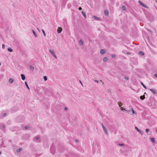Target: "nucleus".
Here are the masks:
<instances>
[{
  "instance_id": "nucleus-1",
  "label": "nucleus",
  "mask_w": 157,
  "mask_h": 157,
  "mask_svg": "<svg viewBox=\"0 0 157 157\" xmlns=\"http://www.w3.org/2000/svg\"><path fill=\"white\" fill-rule=\"evenodd\" d=\"M101 125L102 128L103 129L104 132L105 134H106L107 135H108V132L107 130L106 129V128H105V127L104 125L102 124L101 123Z\"/></svg>"
},
{
  "instance_id": "nucleus-2",
  "label": "nucleus",
  "mask_w": 157,
  "mask_h": 157,
  "mask_svg": "<svg viewBox=\"0 0 157 157\" xmlns=\"http://www.w3.org/2000/svg\"><path fill=\"white\" fill-rule=\"evenodd\" d=\"M49 52L52 54L53 56L56 58H57L56 56L55 53V52L54 50H50L49 51Z\"/></svg>"
},
{
  "instance_id": "nucleus-3",
  "label": "nucleus",
  "mask_w": 157,
  "mask_h": 157,
  "mask_svg": "<svg viewBox=\"0 0 157 157\" xmlns=\"http://www.w3.org/2000/svg\"><path fill=\"white\" fill-rule=\"evenodd\" d=\"M138 3L140 5L142 6L143 7L146 8H147V6L146 5L142 3L140 1H138Z\"/></svg>"
},
{
  "instance_id": "nucleus-4",
  "label": "nucleus",
  "mask_w": 157,
  "mask_h": 157,
  "mask_svg": "<svg viewBox=\"0 0 157 157\" xmlns=\"http://www.w3.org/2000/svg\"><path fill=\"white\" fill-rule=\"evenodd\" d=\"M150 90L154 94H157V91L155 89H150Z\"/></svg>"
},
{
  "instance_id": "nucleus-5",
  "label": "nucleus",
  "mask_w": 157,
  "mask_h": 157,
  "mask_svg": "<svg viewBox=\"0 0 157 157\" xmlns=\"http://www.w3.org/2000/svg\"><path fill=\"white\" fill-rule=\"evenodd\" d=\"M135 128L137 130V131L139 132L141 135H143V132L141 130L139 129L136 127H135Z\"/></svg>"
},
{
  "instance_id": "nucleus-6",
  "label": "nucleus",
  "mask_w": 157,
  "mask_h": 157,
  "mask_svg": "<svg viewBox=\"0 0 157 157\" xmlns=\"http://www.w3.org/2000/svg\"><path fill=\"white\" fill-rule=\"evenodd\" d=\"M120 109L121 110H124L126 111V113H129L130 112V111H128L125 109H124L123 107H120Z\"/></svg>"
},
{
  "instance_id": "nucleus-7",
  "label": "nucleus",
  "mask_w": 157,
  "mask_h": 157,
  "mask_svg": "<svg viewBox=\"0 0 157 157\" xmlns=\"http://www.w3.org/2000/svg\"><path fill=\"white\" fill-rule=\"evenodd\" d=\"M62 28H58V29L57 30V32L59 33H60L62 32Z\"/></svg>"
},
{
  "instance_id": "nucleus-8",
  "label": "nucleus",
  "mask_w": 157,
  "mask_h": 157,
  "mask_svg": "<svg viewBox=\"0 0 157 157\" xmlns=\"http://www.w3.org/2000/svg\"><path fill=\"white\" fill-rule=\"evenodd\" d=\"M78 44L80 45H82L83 44V42L82 40H80L78 42Z\"/></svg>"
},
{
  "instance_id": "nucleus-9",
  "label": "nucleus",
  "mask_w": 157,
  "mask_h": 157,
  "mask_svg": "<svg viewBox=\"0 0 157 157\" xmlns=\"http://www.w3.org/2000/svg\"><path fill=\"white\" fill-rule=\"evenodd\" d=\"M21 79L23 80H25V75L23 74H21Z\"/></svg>"
},
{
  "instance_id": "nucleus-10",
  "label": "nucleus",
  "mask_w": 157,
  "mask_h": 157,
  "mask_svg": "<svg viewBox=\"0 0 157 157\" xmlns=\"http://www.w3.org/2000/svg\"><path fill=\"white\" fill-rule=\"evenodd\" d=\"M9 82L10 83H12L13 82V79L12 78H10L9 79Z\"/></svg>"
},
{
  "instance_id": "nucleus-11",
  "label": "nucleus",
  "mask_w": 157,
  "mask_h": 157,
  "mask_svg": "<svg viewBox=\"0 0 157 157\" xmlns=\"http://www.w3.org/2000/svg\"><path fill=\"white\" fill-rule=\"evenodd\" d=\"M100 52L101 54H103L105 53V51L104 50L101 49L100 51Z\"/></svg>"
},
{
  "instance_id": "nucleus-12",
  "label": "nucleus",
  "mask_w": 157,
  "mask_h": 157,
  "mask_svg": "<svg viewBox=\"0 0 157 157\" xmlns=\"http://www.w3.org/2000/svg\"><path fill=\"white\" fill-rule=\"evenodd\" d=\"M104 13L105 15L107 16L109 14V12L107 10H105L104 11Z\"/></svg>"
},
{
  "instance_id": "nucleus-13",
  "label": "nucleus",
  "mask_w": 157,
  "mask_h": 157,
  "mask_svg": "<svg viewBox=\"0 0 157 157\" xmlns=\"http://www.w3.org/2000/svg\"><path fill=\"white\" fill-rule=\"evenodd\" d=\"M93 18L94 19H96V20H99V18L97 17H96V16H94L93 17Z\"/></svg>"
},
{
  "instance_id": "nucleus-14",
  "label": "nucleus",
  "mask_w": 157,
  "mask_h": 157,
  "mask_svg": "<svg viewBox=\"0 0 157 157\" xmlns=\"http://www.w3.org/2000/svg\"><path fill=\"white\" fill-rule=\"evenodd\" d=\"M122 9L123 11L125 10H126V8L125 6H122Z\"/></svg>"
},
{
  "instance_id": "nucleus-15",
  "label": "nucleus",
  "mask_w": 157,
  "mask_h": 157,
  "mask_svg": "<svg viewBox=\"0 0 157 157\" xmlns=\"http://www.w3.org/2000/svg\"><path fill=\"white\" fill-rule=\"evenodd\" d=\"M32 31L33 34L36 37L37 36V35L36 34L35 32L34 31V30H32Z\"/></svg>"
},
{
  "instance_id": "nucleus-16",
  "label": "nucleus",
  "mask_w": 157,
  "mask_h": 157,
  "mask_svg": "<svg viewBox=\"0 0 157 157\" xmlns=\"http://www.w3.org/2000/svg\"><path fill=\"white\" fill-rule=\"evenodd\" d=\"M139 54L141 56H143L144 55V53L142 52H139Z\"/></svg>"
},
{
  "instance_id": "nucleus-17",
  "label": "nucleus",
  "mask_w": 157,
  "mask_h": 157,
  "mask_svg": "<svg viewBox=\"0 0 157 157\" xmlns=\"http://www.w3.org/2000/svg\"><path fill=\"white\" fill-rule=\"evenodd\" d=\"M25 84L26 87H27V88L29 90L30 89L27 84V82H25Z\"/></svg>"
},
{
  "instance_id": "nucleus-18",
  "label": "nucleus",
  "mask_w": 157,
  "mask_h": 157,
  "mask_svg": "<svg viewBox=\"0 0 157 157\" xmlns=\"http://www.w3.org/2000/svg\"><path fill=\"white\" fill-rule=\"evenodd\" d=\"M140 99L141 100H143L145 98L144 96H141L140 97Z\"/></svg>"
},
{
  "instance_id": "nucleus-19",
  "label": "nucleus",
  "mask_w": 157,
  "mask_h": 157,
  "mask_svg": "<svg viewBox=\"0 0 157 157\" xmlns=\"http://www.w3.org/2000/svg\"><path fill=\"white\" fill-rule=\"evenodd\" d=\"M21 150H22V149L21 148H19V149H17L16 151L17 152H20Z\"/></svg>"
},
{
  "instance_id": "nucleus-20",
  "label": "nucleus",
  "mask_w": 157,
  "mask_h": 157,
  "mask_svg": "<svg viewBox=\"0 0 157 157\" xmlns=\"http://www.w3.org/2000/svg\"><path fill=\"white\" fill-rule=\"evenodd\" d=\"M82 14L83 15V16L85 17V18H86V15L85 13L84 12H83V11H82Z\"/></svg>"
},
{
  "instance_id": "nucleus-21",
  "label": "nucleus",
  "mask_w": 157,
  "mask_h": 157,
  "mask_svg": "<svg viewBox=\"0 0 157 157\" xmlns=\"http://www.w3.org/2000/svg\"><path fill=\"white\" fill-rule=\"evenodd\" d=\"M150 140L152 142H155L154 139L153 138H151Z\"/></svg>"
},
{
  "instance_id": "nucleus-22",
  "label": "nucleus",
  "mask_w": 157,
  "mask_h": 157,
  "mask_svg": "<svg viewBox=\"0 0 157 157\" xmlns=\"http://www.w3.org/2000/svg\"><path fill=\"white\" fill-rule=\"evenodd\" d=\"M141 84L143 86V87L145 89H146V86L144 85L143 83L142 82H141Z\"/></svg>"
},
{
  "instance_id": "nucleus-23",
  "label": "nucleus",
  "mask_w": 157,
  "mask_h": 157,
  "mask_svg": "<svg viewBox=\"0 0 157 157\" xmlns=\"http://www.w3.org/2000/svg\"><path fill=\"white\" fill-rule=\"evenodd\" d=\"M30 69L31 70L33 71L34 70V68L33 66H30Z\"/></svg>"
},
{
  "instance_id": "nucleus-24",
  "label": "nucleus",
  "mask_w": 157,
  "mask_h": 157,
  "mask_svg": "<svg viewBox=\"0 0 157 157\" xmlns=\"http://www.w3.org/2000/svg\"><path fill=\"white\" fill-rule=\"evenodd\" d=\"M8 51L10 52H12V49L10 48H9L8 49Z\"/></svg>"
},
{
  "instance_id": "nucleus-25",
  "label": "nucleus",
  "mask_w": 157,
  "mask_h": 157,
  "mask_svg": "<svg viewBox=\"0 0 157 157\" xmlns=\"http://www.w3.org/2000/svg\"><path fill=\"white\" fill-rule=\"evenodd\" d=\"M108 60V58L107 57H105L103 59V61H106Z\"/></svg>"
},
{
  "instance_id": "nucleus-26",
  "label": "nucleus",
  "mask_w": 157,
  "mask_h": 157,
  "mask_svg": "<svg viewBox=\"0 0 157 157\" xmlns=\"http://www.w3.org/2000/svg\"><path fill=\"white\" fill-rule=\"evenodd\" d=\"M118 145L119 146H124V144H118Z\"/></svg>"
},
{
  "instance_id": "nucleus-27",
  "label": "nucleus",
  "mask_w": 157,
  "mask_h": 157,
  "mask_svg": "<svg viewBox=\"0 0 157 157\" xmlns=\"http://www.w3.org/2000/svg\"><path fill=\"white\" fill-rule=\"evenodd\" d=\"M118 104L119 105V107H121V105H122V104L121 102H120V103H118Z\"/></svg>"
},
{
  "instance_id": "nucleus-28",
  "label": "nucleus",
  "mask_w": 157,
  "mask_h": 157,
  "mask_svg": "<svg viewBox=\"0 0 157 157\" xmlns=\"http://www.w3.org/2000/svg\"><path fill=\"white\" fill-rule=\"evenodd\" d=\"M42 32H43V34H44V36H46V34H45V31H44V30L42 29Z\"/></svg>"
},
{
  "instance_id": "nucleus-29",
  "label": "nucleus",
  "mask_w": 157,
  "mask_h": 157,
  "mask_svg": "<svg viewBox=\"0 0 157 157\" xmlns=\"http://www.w3.org/2000/svg\"><path fill=\"white\" fill-rule=\"evenodd\" d=\"M44 78L45 81H46L47 79V77L46 76H44Z\"/></svg>"
},
{
  "instance_id": "nucleus-30",
  "label": "nucleus",
  "mask_w": 157,
  "mask_h": 157,
  "mask_svg": "<svg viewBox=\"0 0 157 157\" xmlns=\"http://www.w3.org/2000/svg\"><path fill=\"white\" fill-rule=\"evenodd\" d=\"M145 130H146V132L147 133H148V132L149 131V130L148 129H147V128H146V129Z\"/></svg>"
},
{
  "instance_id": "nucleus-31",
  "label": "nucleus",
  "mask_w": 157,
  "mask_h": 157,
  "mask_svg": "<svg viewBox=\"0 0 157 157\" xmlns=\"http://www.w3.org/2000/svg\"><path fill=\"white\" fill-rule=\"evenodd\" d=\"M132 110V113H133V114H134V113H135V112H134V110H133V109L132 108H131V109Z\"/></svg>"
},
{
  "instance_id": "nucleus-32",
  "label": "nucleus",
  "mask_w": 157,
  "mask_h": 157,
  "mask_svg": "<svg viewBox=\"0 0 157 157\" xmlns=\"http://www.w3.org/2000/svg\"><path fill=\"white\" fill-rule=\"evenodd\" d=\"M40 137H37L35 138V139L36 140H38L39 139Z\"/></svg>"
},
{
  "instance_id": "nucleus-33",
  "label": "nucleus",
  "mask_w": 157,
  "mask_h": 157,
  "mask_svg": "<svg viewBox=\"0 0 157 157\" xmlns=\"http://www.w3.org/2000/svg\"><path fill=\"white\" fill-rule=\"evenodd\" d=\"M124 79L127 80H128L129 79L127 77H125Z\"/></svg>"
},
{
  "instance_id": "nucleus-34",
  "label": "nucleus",
  "mask_w": 157,
  "mask_h": 157,
  "mask_svg": "<svg viewBox=\"0 0 157 157\" xmlns=\"http://www.w3.org/2000/svg\"><path fill=\"white\" fill-rule=\"evenodd\" d=\"M5 48V46L4 45V44H3L2 45V48L3 49H4Z\"/></svg>"
},
{
  "instance_id": "nucleus-35",
  "label": "nucleus",
  "mask_w": 157,
  "mask_h": 157,
  "mask_svg": "<svg viewBox=\"0 0 157 157\" xmlns=\"http://www.w3.org/2000/svg\"><path fill=\"white\" fill-rule=\"evenodd\" d=\"M154 76L155 77H157V74H154Z\"/></svg>"
},
{
  "instance_id": "nucleus-36",
  "label": "nucleus",
  "mask_w": 157,
  "mask_h": 157,
  "mask_svg": "<svg viewBox=\"0 0 157 157\" xmlns=\"http://www.w3.org/2000/svg\"><path fill=\"white\" fill-rule=\"evenodd\" d=\"M29 127L28 126H25V129H27L28 128H29Z\"/></svg>"
},
{
  "instance_id": "nucleus-37",
  "label": "nucleus",
  "mask_w": 157,
  "mask_h": 157,
  "mask_svg": "<svg viewBox=\"0 0 157 157\" xmlns=\"http://www.w3.org/2000/svg\"><path fill=\"white\" fill-rule=\"evenodd\" d=\"M64 110L65 111H67L68 110V108L67 107H65L64 108Z\"/></svg>"
},
{
  "instance_id": "nucleus-38",
  "label": "nucleus",
  "mask_w": 157,
  "mask_h": 157,
  "mask_svg": "<svg viewBox=\"0 0 157 157\" xmlns=\"http://www.w3.org/2000/svg\"><path fill=\"white\" fill-rule=\"evenodd\" d=\"M111 56L112 58H114L115 57V55H112Z\"/></svg>"
},
{
  "instance_id": "nucleus-39",
  "label": "nucleus",
  "mask_w": 157,
  "mask_h": 157,
  "mask_svg": "<svg viewBox=\"0 0 157 157\" xmlns=\"http://www.w3.org/2000/svg\"><path fill=\"white\" fill-rule=\"evenodd\" d=\"M94 81L95 82H97V83H98V81L97 80H94Z\"/></svg>"
},
{
  "instance_id": "nucleus-40",
  "label": "nucleus",
  "mask_w": 157,
  "mask_h": 157,
  "mask_svg": "<svg viewBox=\"0 0 157 157\" xmlns=\"http://www.w3.org/2000/svg\"><path fill=\"white\" fill-rule=\"evenodd\" d=\"M2 128H5V125H2Z\"/></svg>"
},
{
  "instance_id": "nucleus-41",
  "label": "nucleus",
  "mask_w": 157,
  "mask_h": 157,
  "mask_svg": "<svg viewBox=\"0 0 157 157\" xmlns=\"http://www.w3.org/2000/svg\"><path fill=\"white\" fill-rule=\"evenodd\" d=\"M78 9L79 10H82V8L81 7H79V8H78Z\"/></svg>"
},
{
  "instance_id": "nucleus-42",
  "label": "nucleus",
  "mask_w": 157,
  "mask_h": 157,
  "mask_svg": "<svg viewBox=\"0 0 157 157\" xmlns=\"http://www.w3.org/2000/svg\"><path fill=\"white\" fill-rule=\"evenodd\" d=\"M79 82H80V83L81 84V85L83 86V84H82V82H81L80 81H79Z\"/></svg>"
},
{
  "instance_id": "nucleus-43",
  "label": "nucleus",
  "mask_w": 157,
  "mask_h": 157,
  "mask_svg": "<svg viewBox=\"0 0 157 157\" xmlns=\"http://www.w3.org/2000/svg\"><path fill=\"white\" fill-rule=\"evenodd\" d=\"M6 113H4L3 114V116H6Z\"/></svg>"
},
{
  "instance_id": "nucleus-44",
  "label": "nucleus",
  "mask_w": 157,
  "mask_h": 157,
  "mask_svg": "<svg viewBox=\"0 0 157 157\" xmlns=\"http://www.w3.org/2000/svg\"><path fill=\"white\" fill-rule=\"evenodd\" d=\"M127 54L128 55H130V53L129 52H127Z\"/></svg>"
},
{
  "instance_id": "nucleus-45",
  "label": "nucleus",
  "mask_w": 157,
  "mask_h": 157,
  "mask_svg": "<svg viewBox=\"0 0 157 157\" xmlns=\"http://www.w3.org/2000/svg\"><path fill=\"white\" fill-rule=\"evenodd\" d=\"M34 139H35V138H34V140L35 141H36V140H34Z\"/></svg>"
},
{
  "instance_id": "nucleus-46",
  "label": "nucleus",
  "mask_w": 157,
  "mask_h": 157,
  "mask_svg": "<svg viewBox=\"0 0 157 157\" xmlns=\"http://www.w3.org/2000/svg\"><path fill=\"white\" fill-rule=\"evenodd\" d=\"M75 140L76 141H78V140Z\"/></svg>"
},
{
  "instance_id": "nucleus-47",
  "label": "nucleus",
  "mask_w": 157,
  "mask_h": 157,
  "mask_svg": "<svg viewBox=\"0 0 157 157\" xmlns=\"http://www.w3.org/2000/svg\"><path fill=\"white\" fill-rule=\"evenodd\" d=\"M155 2L157 3V1L156 0Z\"/></svg>"
},
{
  "instance_id": "nucleus-48",
  "label": "nucleus",
  "mask_w": 157,
  "mask_h": 157,
  "mask_svg": "<svg viewBox=\"0 0 157 157\" xmlns=\"http://www.w3.org/2000/svg\"><path fill=\"white\" fill-rule=\"evenodd\" d=\"M156 132L157 133V129L156 130Z\"/></svg>"
},
{
  "instance_id": "nucleus-49",
  "label": "nucleus",
  "mask_w": 157,
  "mask_h": 157,
  "mask_svg": "<svg viewBox=\"0 0 157 157\" xmlns=\"http://www.w3.org/2000/svg\"><path fill=\"white\" fill-rule=\"evenodd\" d=\"M1 154V151H0V155Z\"/></svg>"
},
{
  "instance_id": "nucleus-50",
  "label": "nucleus",
  "mask_w": 157,
  "mask_h": 157,
  "mask_svg": "<svg viewBox=\"0 0 157 157\" xmlns=\"http://www.w3.org/2000/svg\"><path fill=\"white\" fill-rule=\"evenodd\" d=\"M1 63H0V66H1Z\"/></svg>"
}]
</instances>
